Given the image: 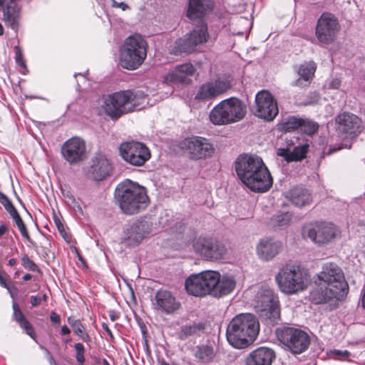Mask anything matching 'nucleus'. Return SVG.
<instances>
[{"mask_svg":"<svg viewBox=\"0 0 365 365\" xmlns=\"http://www.w3.org/2000/svg\"><path fill=\"white\" fill-rule=\"evenodd\" d=\"M316 287L310 292V300L316 304L336 302L348 294L349 285L342 269L336 263L326 262L317 274Z\"/></svg>","mask_w":365,"mask_h":365,"instance_id":"obj_1","label":"nucleus"},{"mask_svg":"<svg viewBox=\"0 0 365 365\" xmlns=\"http://www.w3.org/2000/svg\"><path fill=\"white\" fill-rule=\"evenodd\" d=\"M236 173L249 190L265 192L273 185V178L262 158L256 155H240L235 163Z\"/></svg>","mask_w":365,"mask_h":365,"instance_id":"obj_2","label":"nucleus"},{"mask_svg":"<svg viewBox=\"0 0 365 365\" xmlns=\"http://www.w3.org/2000/svg\"><path fill=\"white\" fill-rule=\"evenodd\" d=\"M114 198L121 212L128 215L145 210L150 204L146 188L129 179L116 186Z\"/></svg>","mask_w":365,"mask_h":365,"instance_id":"obj_3","label":"nucleus"},{"mask_svg":"<svg viewBox=\"0 0 365 365\" xmlns=\"http://www.w3.org/2000/svg\"><path fill=\"white\" fill-rule=\"evenodd\" d=\"M148 104V95L142 91L126 90L115 92L103 98L101 108L106 115L117 119Z\"/></svg>","mask_w":365,"mask_h":365,"instance_id":"obj_4","label":"nucleus"},{"mask_svg":"<svg viewBox=\"0 0 365 365\" xmlns=\"http://www.w3.org/2000/svg\"><path fill=\"white\" fill-rule=\"evenodd\" d=\"M259 331V324L252 314L236 315L228 324L226 331L229 344L237 349L247 347L252 342Z\"/></svg>","mask_w":365,"mask_h":365,"instance_id":"obj_5","label":"nucleus"},{"mask_svg":"<svg viewBox=\"0 0 365 365\" xmlns=\"http://www.w3.org/2000/svg\"><path fill=\"white\" fill-rule=\"evenodd\" d=\"M279 290L287 294H294L305 290L311 283L307 269L297 264H286L275 277Z\"/></svg>","mask_w":365,"mask_h":365,"instance_id":"obj_6","label":"nucleus"},{"mask_svg":"<svg viewBox=\"0 0 365 365\" xmlns=\"http://www.w3.org/2000/svg\"><path fill=\"white\" fill-rule=\"evenodd\" d=\"M147 56V43L140 35L125 38L120 50V66L128 70L138 68Z\"/></svg>","mask_w":365,"mask_h":365,"instance_id":"obj_7","label":"nucleus"},{"mask_svg":"<svg viewBox=\"0 0 365 365\" xmlns=\"http://www.w3.org/2000/svg\"><path fill=\"white\" fill-rule=\"evenodd\" d=\"M246 113V106L241 101L230 98L222 101L211 110L210 119L215 125H227L241 120Z\"/></svg>","mask_w":365,"mask_h":365,"instance_id":"obj_8","label":"nucleus"},{"mask_svg":"<svg viewBox=\"0 0 365 365\" xmlns=\"http://www.w3.org/2000/svg\"><path fill=\"white\" fill-rule=\"evenodd\" d=\"M253 304L256 312L266 323L278 324L280 319L279 304L272 289L260 288L255 296Z\"/></svg>","mask_w":365,"mask_h":365,"instance_id":"obj_9","label":"nucleus"},{"mask_svg":"<svg viewBox=\"0 0 365 365\" xmlns=\"http://www.w3.org/2000/svg\"><path fill=\"white\" fill-rule=\"evenodd\" d=\"M341 29L338 17L334 14L324 11L317 19L315 36L320 43L329 45L336 40Z\"/></svg>","mask_w":365,"mask_h":365,"instance_id":"obj_10","label":"nucleus"},{"mask_svg":"<svg viewBox=\"0 0 365 365\" xmlns=\"http://www.w3.org/2000/svg\"><path fill=\"white\" fill-rule=\"evenodd\" d=\"M277 336L281 343L294 354H301L310 344V337L304 331L292 327H283L277 331Z\"/></svg>","mask_w":365,"mask_h":365,"instance_id":"obj_11","label":"nucleus"},{"mask_svg":"<svg viewBox=\"0 0 365 365\" xmlns=\"http://www.w3.org/2000/svg\"><path fill=\"white\" fill-rule=\"evenodd\" d=\"M231 88L230 78L224 76H217L201 84L195 94V98L201 101L214 100Z\"/></svg>","mask_w":365,"mask_h":365,"instance_id":"obj_12","label":"nucleus"},{"mask_svg":"<svg viewBox=\"0 0 365 365\" xmlns=\"http://www.w3.org/2000/svg\"><path fill=\"white\" fill-rule=\"evenodd\" d=\"M118 150L123 160L133 166H141L150 158L149 149L138 141L123 142L119 145Z\"/></svg>","mask_w":365,"mask_h":365,"instance_id":"obj_13","label":"nucleus"},{"mask_svg":"<svg viewBox=\"0 0 365 365\" xmlns=\"http://www.w3.org/2000/svg\"><path fill=\"white\" fill-rule=\"evenodd\" d=\"M337 228L326 222H316L306 225L303 228V235L314 243L323 245L331 242L336 236Z\"/></svg>","mask_w":365,"mask_h":365,"instance_id":"obj_14","label":"nucleus"},{"mask_svg":"<svg viewBox=\"0 0 365 365\" xmlns=\"http://www.w3.org/2000/svg\"><path fill=\"white\" fill-rule=\"evenodd\" d=\"M192 247L196 253L210 261L222 259L227 252L225 245L213 237H200L193 241Z\"/></svg>","mask_w":365,"mask_h":365,"instance_id":"obj_15","label":"nucleus"},{"mask_svg":"<svg viewBox=\"0 0 365 365\" xmlns=\"http://www.w3.org/2000/svg\"><path fill=\"white\" fill-rule=\"evenodd\" d=\"M210 38L207 32V26L202 23L200 25L193 29L189 34L184 37L178 39L175 43V52L191 53L194 51L198 46L205 43Z\"/></svg>","mask_w":365,"mask_h":365,"instance_id":"obj_16","label":"nucleus"},{"mask_svg":"<svg viewBox=\"0 0 365 365\" xmlns=\"http://www.w3.org/2000/svg\"><path fill=\"white\" fill-rule=\"evenodd\" d=\"M336 130L349 138L357 137L365 128L364 122L356 115L350 112H343L335 118Z\"/></svg>","mask_w":365,"mask_h":365,"instance_id":"obj_17","label":"nucleus"},{"mask_svg":"<svg viewBox=\"0 0 365 365\" xmlns=\"http://www.w3.org/2000/svg\"><path fill=\"white\" fill-rule=\"evenodd\" d=\"M61 154L70 165L78 164L87 157L86 142L80 137H72L63 143Z\"/></svg>","mask_w":365,"mask_h":365,"instance_id":"obj_18","label":"nucleus"},{"mask_svg":"<svg viewBox=\"0 0 365 365\" xmlns=\"http://www.w3.org/2000/svg\"><path fill=\"white\" fill-rule=\"evenodd\" d=\"M278 113L277 103L269 91L263 90L257 93L254 108V114L256 116L271 121Z\"/></svg>","mask_w":365,"mask_h":365,"instance_id":"obj_19","label":"nucleus"},{"mask_svg":"<svg viewBox=\"0 0 365 365\" xmlns=\"http://www.w3.org/2000/svg\"><path fill=\"white\" fill-rule=\"evenodd\" d=\"M183 148L190 158L194 160L210 157L214 152V148L208 140L199 136L186 138L183 142Z\"/></svg>","mask_w":365,"mask_h":365,"instance_id":"obj_20","label":"nucleus"},{"mask_svg":"<svg viewBox=\"0 0 365 365\" xmlns=\"http://www.w3.org/2000/svg\"><path fill=\"white\" fill-rule=\"evenodd\" d=\"M197 70L191 63H184L175 66L164 77V81L168 83L188 86L192 83V77Z\"/></svg>","mask_w":365,"mask_h":365,"instance_id":"obj_21","label":"nucleus"},{"mask_svg":"<svg viewBox=\"0 0 365 365\" xmlns=\"http://www.w3.org/2000/svg\"><path fill=\"white\" fill-rule=\"evenodd\" d=\"M112 171V165L106 155L96 153L91 160L89 173L95 180H102Z\"/></svg>","mask_w":365,"mask_h":365,"instance_id":"obj_22","label":"nucleus"},{"mask_svg":"<svg viewBox=\"0 0 365 365\" xmlns=\"http://www.w3.org/2000/svg\"><path fill=\"white\" fill-rule=\"evenodd\" d=\"M282 243L273 238L260 240L256 247L258 257L263 261H270L282 250Z\"/></svg>","mask_w":365,"mask_h":365,"instance_id":"obj_23","label":"nucleus"},{"mask_svg":"<svg viewBox=\"0 0 365 365\" xmlns=\"http://www.w3.org/2000/svg\"><path fill=\"white\" fill-rule=\"evenodd\" d=\"M153 307L165 314H171L180 308V304L176 301L172 293L167 290H159L155 296Z\"/></svg>","mask_w":365,"mask_h":365,"instance_id":"obj_24","label":"nucleus"},{"mask_svg":"<svg viewBox=\"0 0 365 365\" xmlns=\"http://www.w3.org/2000/svg\"><path fill=\"white\" fill-rule=\"evenodd\" d=\"M148 233V224L143 221H136L125 231L124 242L128 246L138 245Z\"/></svg>","mask_w":365,"mask_h":365,"instance_id":"obj_25","label":"nucleus"},{"mask_svg":"<svg viewBox=\"0 0 365 365\" xmlns=\"http://www.w3.org/2000/svg\"><path fill=\"white\" fill-rule=\"evenodd\" d=\"M316 69L317 66L314 61L301 64L296 69L298 78L292 83V85L300 88L309 86L314 78Z\"/></svg>","mask_w":365,"mask_h":365,"instance_id":"obj_26","label":"nucleus"},{"mask_svg":"<svg viewBox=\"0 0 365 365\" xmlns=\"http://www.w3.org/2000/svg\"><path fill=\"white\" fill-rule=\"evenodd\" d=\"M275 357L274 351L267 347H259L252 351L246 359L247 365H271Z\"/></svg>","mask_w":365,"mask_h":365,"instance_id":"obj_27","label":"nucleus"},{"mask_svg":"<svg viewBox=\"0 0 365 365\" xmlns=\"http://www.w3.org/2000/svg\"><path fill=\"white\" fill-rule=\"evenodd\" d=\"M212 6L213 0H190L187 16L190 20L201 19Z\"/></svg>","mask_w":365,"mask_h":365,"instance_id":"obj_28","label":"nucleus"},{"mask_svg":"<svg viewBox=\"0 0 365 365\" xmlns=\"http://www.w3.org/2000/svg\"><path fill=\"white\" fill-rule=\"evenodd\" d=\"M17 0H0V6L4 5L3 16L6 24L15 29L20 9L16 3Z\"/></svg>","mask_w":365,"mask_h":365,"instance_id":"obj_29","label":"nucleus"},{"mask_svg":"<svg viewBox=\"0 0 365 365\" xmlns=\"http://www.w3.org/2000/svg\"><path fill=\"white\" fill-rule=\"evenodd\" d=\"M236 287V280L234 276L230 274H220L219 282L216 285L214 296L221 297L230 294Z\"/></svg>","mask_w":365,"mask_h":365,"instance_id":"obj_30","label":"nucleus"},{"mask_svg":"<svg viewBox=\"0 0 365 365\" xmlns=\"http://www.w3.org/2000/svg\"><path fill=\"white\" fill-rule=\"evenodd\" d=\"M287 197L297 207L305 206L312 201L309 190L299 187H294L288 192Z\"/></svg>","mask_w":365,"mask_h":365,"instance_id":"obj_31","label":"nucleus"},{"mask_svg":"<svg viewBox=\"0 0 365 365\" xmlns=\"http://www.w3.org/2000/svg\"><path fill=\"white\" fill-rule=\"evenodd\" d=\"M185 289L188 294L195 297L208 294L199 274L191 275L186 279Z\"/></svg>","mask_w":365,"mask_h":365,"instance_id":"obj_32","label":"nucleus"},{"mask_svg":"<svg viewBox=\"0 0 365 365\" xmlns=\"http://www.w3.org/2000/svg\"><path fill=\"white\" fill-rule=\"evenodd\" d=\"M308 148L307 144H303L295 147L292 151L283 148L279 150L278 155L283 157L287 162L299 161L305 158Z\"/></svg>","mask_w":365,"mask_h":365,"instance_id":"obj_33","label":"nucleus"},{"mask_svg":"<svg viewBox=\"0 0 365 365\" xmlns=\"http://www.w3.org/2000/svg\"><path fill=\"white\" fill-rule=\"evenodd\" d=\"M199 275L207 293L212 294L214 296L216 285H217V282H219L220 273L217 271L206 270L199 273Z\"/></svg>","mask_w":365,"mask_h":365,"instance_id":"obj_34","label":"nucleus"},{"mask_svg":"<svg viewBox=\"0 0 365 365\" xmlns=\"http://www.w3.org/2000/svg\"><path fill=\"white\" fill-rule=\"evenodd\" d=\"M14 317L19 325L25 330L26 333L33 339H36V335L31 324L25 318L19 307L16 303L13 304Z\"/></svg>","mask_w":365,"mask_h":365,"instance_id":"obj_35","label":"nucleus"},{"mask_svg":"<svg viewBox=\"0 0 365 365\" xmlns=\"http://www.w3.org/2000/svg\"><path fill=\"white\" fill-rule=\"evenodd\" d=\"M195 356L200 361L208 363L211 361L215 356L213 349L208 346H199L195 352Z\"/></svg>","mask_w":365,"mask_h":365,"instance_id":"obj_36","label":"nucleus"},{"mask_svg":"<svg viewBox=\"0 0 365 365\" xmlns=\"http://www.w3.org/2000/svg\"><path fill=\"white\" fill-rule=\"evenodd\" d=\"M204 329V326L199 324H186L181 328L179 334L181 339H185L190 336L197 334L199 331Z\"/></svg>","mask_w":365,"mask_h":365,"instance_id":"obj_37","label":"nucleus"},{"mask_svg":"<svg viewBox=\"0 0 365 365\" xmlns=\"http://www.w3.org/2000/svg\"><path fill=\"white\" fill-rule=\"evenodd\" d=\"M68 323L72 327L74 333L84 341H88V334L86 333V329L79 319H75L71 317L68 318Z\"/></svg>","mask_w":365,"mask_h":365,"instance_id":"obj_38","label":"nucleus"},{"mask_svg":"<svg viewBox=\"0 0 365 365\" xmlns=\"http://www.w3.org/2000/svg\"><path fill=\"white\" fill-rule=\"evenodd\" d=\"M292 220V215L289 212H283L273 216L271 219L272 225L284 227L289 224Z\"/></svg>","mask_w":365,"mask_h":365,"instance_id":"obj_39","label":"nucleus"},{"mask_svg":"<svg viewBox=\"0 0 365 365\" xmlns=\"http://www.w3.org/2000/svg\"><path fill=\"white\" fill-rule=\"evenodd\" d=\"M302 118L296 117H290L282 124V129L286 132H290L294 130L300 128L302 123Z\"/></svg>","mask_w":365,"mask_h":365,"instance_id":"obj_40","label":"nucleus"},{"mask_svg":"<svg viewBox=\"0 0 365 365\" xmlns=\"http://www.w3.org/2000/svg\"><path fill=\"white\" fill-rule=\"evenodd\" d=\"M302 122L300 130L308 135L314 133L319 128L318 124L313 121L302 119Z\"/></svg>","mask_w":365,"mask_h":365,"instance_id":"obj_41","label":"nucleus"},{"mask_svg":"<svg viewBox=\"0 0 365 365\" xmlns=\"http://www.w3.org/2000/svg\"><path fill=\"white\" fill-rule=\"evenodd\" d=\"M14 221L15 222L17 227L19 228L21 235L29 242H32V240L28 233L27 229L20 215L16 216L14 217Z\"/></svg>","mask_w":365,"mask_h":365,"instance_id":"obj_42","label":"nucleus"},{"mask_svg":"<svg viewBox=\"0 0 365 365\" xmlns=\"http://www.w3.org/2000/svg\"><path fill=\"white\" fill-rule=\"evenodd\" d=\"M329 356L338 360H347L351 353L347 350L332 349L329 351Z\"/></svg>","mask_w":365,"mask_h":365,"instance_id":"obj_43","label":"nucleus"},{"mask_svg":"<svg viewBox=\"0 0 365 365\" xmlns=\"http://www.w3.org/2000/svg\"><path fill=\"white\" fill-rule=\"evenodd\" d=\"M0 202L4 205L6 210L10 214L11 217L14 219L16 216L19 215L17 210L9 200V199L6 196Z\"/></svg>","mask_w":365,"mask_h":365,"instance_id":"obj_44","label":"nucleus"},{"mask_svg":"<svg viewBox=\"0 0 365 365\" xmlns=\"http://www.w3.org/2000/svg\"><path fill=\"white\" fill-rule=\"evenodd\" d=\"M0 202L4 205L6 210L10 214L11 217L14 219L16 216L19 215L17 210L9 200V199L6 196Z\"/></svg>","mask_w":365,"mask_h":365,"instance_id":"obj_45","label":"nucleus"},{"mask_svg":"<svg viewBox=\"0 0 365 365\" xmlns=\"http://www.w3.org/2000/svg\"><path fill=\"white\" fill-rule=\"evenodd\" d=\"M21 264L25 269L29 271L39 272L38 266L26 255H24L21 257Z\"/></svg>","mask_w":365,"mask_h":365,"instance_id":"obj_46","label":"nucleus"},{"mask_svg":"<svg viewBox=\"0 0 365 365\" xmlns=\"http://www.w3.org/2000/svg\"><path fill=\"white\" fill-rule=\"evenodd\" d=\"M75 349L76 351V360L81 364L83 365L85 362L84 353L85 349L82 344L76 343L74 345Z\"/></svg>","mask_w":365,"mask_h":365,"instance_id":"obj_47","label":"nucleus"},{"mask_svg":"<svg viewBox=\"0 0 365 365\" xmlns=\"http://www.w3.org/2000/svg\"><path fill=\"white\" fill-rule=\"evenodd\" d=\"M54 223L60 233V235L62 236V237L66 240V241L68 240L67 233L64 230V227L63 223L61 222L60 218L57 217L56 215H54L53 217Z\"/></svg>","mask_w":365,"mask_h":365,"instance_id":"obj_48","label":"nucleus"},{"mask_svg":"<svg viewBox=\"0 0 365 365\" xmlns=\"http://www.w3.org/2000/svg\"><path fill=\"white\" fill-rule=\"evenodd\" d=\"M11 282L9 284L6 281V279L0 273V285L3 287L6 288L9 292L12 295Z\"/></svg>","mask_w":365,"mask_h":365,"instance_id":"obj_49","label":"nucleus"},{"mask_svg":"<svg viewBox=\"0 0 365 365\" xmlns=\"http://www.w3.org/2000/svg\"><path fill=\"white\" fill-rule=\"evenodd\" d=\"M15 58H16V62L17 63V64H19L20 66H21L24 68H26V64L24 61L22 53H21V51L19 49H17L16 51Z\"/></svg>","mask_w":365,"mask_h":365,"instance_id":"obj_50","label":"nucleus"},{"mask_svg":"<svg viewBox=\"0 0 365 365\" xmlns=\"http://www.w3.org/2000/svg\"><path fill=\"white\" fill-rule=\"evenodd\" d=\"M341 80L339 78H333L330 81L328 85L329 89H338L341 86Z\"/></svg>","mask_w":365,"mask_h":365,"instance_id":"obj_51","label":"nucleus"},{"mask_svg":"<svg viewBox=\"0 0 365 365\" xmlns=\"http://www.w3.org/2000/svg\"><path fill=\"white\" fill-rule=\"evenodd\" d=\"M112 6L113 7L119 8L123 11L129 9V6L124 2H118L116 0H112Z\"/></svg>","mask_w":365,"mask_h":365,"instance_id":"obj_52","label":"nucleus"},{"mask_svg":"<svg viewBox=\"0 0 365 365\" xmlns=\"http://www.w3.org/2000/svg\"><path fill=\"white\" fill-rule=\"evenodd\" d=\"M41 302V297L38 296H31V304L32 307L38 306Z\"/></svg>","mask_w":365,"mask_h":365,"instance_id":"obj_53","label":"nucleus"},{"mask_svg":"<svg viewBox=\"0 0 365 365\" xmlns=\"http://www.w3.org/2000/svg\"><path fill=\"white\" fill-rule=\"evenodd\" d=\"M50 319L53 323L59 324L61 322V319L58 314L56 312H51L50 315Z\"/></svg>","mask_w":365,"mask_h":365,"instance_id":"obj_54","label":"nucleus"},{"mask_svg":"<svg viewBox=\"0 0 365 365\" xmlns=\"http://www.w3.org/2000/svg\"><path fill=\"white\" fill-rule=\"evenodd\" d=\"M102 327L103 329H104V331L109 335V336L111 338V339H113V335L112 334V331H110V329H109L108 326L107 324L106 323H103L102 324Z\"/></svg>","mask_w":365,"mask_h":365,"instance_id":"obj_55","label":"nucleus"},{"mask_svg":"<svg viewBox=\"0 0 365 365\" xmlns=\"http://www.w3.org/2000/svg\"><path fill=\"white\" fill-rule=\"evenodd\" d=\"M8 231V227L6 225L1 224L0 225V237L4 235Z\"/></svg>","mask_w":365,"mask_h":365,"instance_id":"obj_56","label":"nucleus"},{"mask_svg":"<svg viewBox=\"0 0 365 365\" xmlns=\"http://www.w3.org/2000/svg\"><path fill=\"white\" fill-rule=\"evenodd\" d=\"M61 334L66 335L70 333V329H68V327L67 326L64 325L61 327Z\"/></svg>","mask_w":365,"mask_h":365,"instance_id":"obj_57","label":"nucleus"},{"mask_svg":"<svg viewBox=\"0 0 365 365\" xmlns=\"http://www.w3.org/2000/svg\"><path fill=\"white\" fill-rule=\"evenodd\" d=\"M40 349L44 351L45 354L48 358L50 357V356H51L50 351L46 347L41 345Z\"/></svg>","mask_w":365,"mask_h":365,"instance_id":"obj_58","label":"nucleus"},{"mask_svg":"<svg viewBox=\"0 0 365 365\" xmlns=\"http://www.w3.org/2000/svg\"><path fill=\"white\" fill-rule=\"evenodd\" d=\"M48 359L49 364L51 365H57L56 362L55 361V360L53 359L52 356H50V357H48Z\"/></svg>","mask_w":365,"mask_h":365,"instance_id":"obj_59","label":"nucleus"},{"mask_svg":"<svg viewBox=\"0 0 365 365\" xmlns=\"http://www.w3.org/2000/svg\"><path fill=\"white\" fill-rule=\"evenodd\" d=\"M32 276L31 274H26L23 276V279L24 281H28V280H30L31 279Z\"/></svg>","mask_w":365,"mask_h":365,"instance_id":"obj_60","label":"nucleus"},{"mask_svg":"<svg viewBox=\"0 0 365 365\" xmlns=\"http://www.w3.org/2000/svg\"><path fill=\"white\" fill-rule=\"evenodd\" d=\"M66 196L71 201V202H75V198H74V197L71 194L68 193L66 195Z\"/></svg>","mask_w":365,"mask_h":365,"instance_id":"obj_61","label":"nucleus"},{"mask_svg":"<svg viewBox=\"0 0 365 365\" xmlns=\"http://www.w3.org/2000/svg\"><path fill=\"white\" fill-rule=\"evenodd\" d=\"M16 259H14V258H11V259H10L9 260V264L10 266H13V265H14V264H16Z\"/></svg>","mask_w":365,"mask_h":365,"instance_id":"obj_62","label":"nucleus"},{"mask_svg":"<svg viewBox=\"0 0 365 365\" xmlns=\"http://www.w3.org/2000/svg\"><path fill=\"white\" fill-rule=\"evenodd\" d=\"M4 34V28L1 24H0V36H2Z\"/></svg>","mask_w":365,"mask_h":365,"instance_id":"obj_63","label":"nucleus"},{"mask_svg":"<svg viewBox=\"0 0 365 365\" xmlns=\"http://www.w3.org/2000/svg\"><path fill=\"white\" fill-rule=\"evenodd\" d=\"M5 197H6V195L4 193H2L1 192H0V200H1Z\"/></svg>","mask_w":365,"mask_h":365,"instance_id":"obj_64","label":"nucleus"}]
</instances>
